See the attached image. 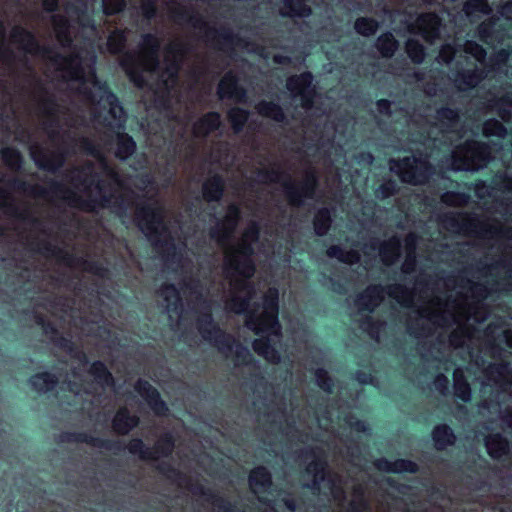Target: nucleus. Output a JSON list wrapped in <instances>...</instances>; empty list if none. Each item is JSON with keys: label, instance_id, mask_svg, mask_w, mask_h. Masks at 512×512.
I'll list each match as a JSON object with an SVG mask.
<instances>
[{"label": "nucleus", "instance_id": "obj_55", "mask_svg": "<svg viewBox=\"0 0 512 512\" xmlns=\"http://www.w3.org/2000/svg\"><path fill=\"white\" fill-rule=\"evenodd\" d=\"M456 54V48L452 44H444L442 45L439 55H438V62L442 64H449L452 62Z\"/></svg>", "mask_w": 512, "mask_h": 512}, {"label": "nucleus", "instance_id": "obj_32", "mask_svg": "<svg viewBox=\"0 0 512 512\" xmlns=\"http://www.w3.org/2000/svg\"><path fill=\"white\" fill-rule=\"evenodd\" d=\"M463 11L471 21H475L481 16L491 14L492 8L487 0H467L464 3Z\"/></svg>", "mask_w": 512, "mask_h": 512}, {"label": "nucleus", "instance_id": "obj_31", "mask_svg": "<svg viewBox=\"0 0 512 512\" xmlns=\"http://www.w3.org/2000/svg\"><path fill=\"white\" fill-rule=\"evenodd\" d=\"M224 190V181L221 176L214 175L203 184V196L207 201H219Z\"/></svg>", "mask_w": 512, "mask_h": 512}, {"label": "nucleus", "instance_id": "obj_6", "mask_svg": "<svg viewBox=\"0 0 512 512\" xmlns=\"http://www.w3.org/2000/svg\"><path fill=\"white\" fill-rule=\"evenodd\" d=\"M59 441L63 443H84L92 447L112 451L118 454L125 449L120 440L104 439L92 436L86 432L66 431L60 434ZM176 447V438L173 432H163L153 447H148L141 438H132L126 449L132 455H137L139 459L144 461H156L160 457H171Z\"/></svg>", "mask_w": 512, "mask_h": 512}, {"label": "nucleus", "instance_id": "obj_49", "mask_svg": "<svg viewBox=\"0 0 512 512\" xmlns=\"http://www.w3.org/2000/svg\"><path fill=\"white\" fill-rule=\"evenodd\" d=\"M465 219L456 213H447L443 216L442 223L445 228L452 232H461L463 230V221Z\"/></svg>", "mask_w": 512, "mask_h": 512}, {"label": "nucleus", "instance_id": "obj_47", "mask_svg": "<svg viewBox=\"0 0 512 512\" xmlns=\"http://www.w3.org/2000/svg\"><path fill=\"white\" fill-rule=\"evenodd\" d=\"M91 372L96 381L109 384L113 382V376L108 368L102 362H95L91 367Z\"/></svg>", "mask_w": 512, "mask_h": 512}, {"label": "nucleus", "instance_id": "obj_30", "mask_svg": "<svg viewBox=\"0 0 512 512\" xmlns=\"http://www.w3.org/2000/svg\"><path fill=\"white\" fill-rule=\"evenodd\" d=\"M492 69L512 78V51L501 49L491 58Z\"/></svg>", "mask_w": 512, "mask_h": 512}, {"label": "nucleus", "instance_id": "obj_57", "mask_svg": "<svg viewBox=\"0 0 512 512\" xmlns=\"http://www.w3.org/2000/svg\"><path fill=\"white\" fill-rule=\"evenodd\" d=\"M398 188V185L395 181L389 180L380 185L376 194L378 197L387 198L393 195Z\"/></svg>", "mask_w": 512, "mask_h": 512}, {"label": "nucleus", "instance_id": "obj_48", "mask_svg": "<svg viewBox=\"0 0 512 512\" xmlns=\"http://www.w3.org/2000/svg\"><path fill=\"white\" fill-rule=\"evenodd\" d=\"M3 162L12 170H17L20 167L21 156L20 153L13 148H3L1 151Z\"/></svg>", "mask_w": 512, "mask_h": 512}, {"label": "nucleus", "instance_id": "obj_56", "mask_svg": "<svg viewBox=\"0 0 512 512\" xmlns=\"http://www.w3.org/2000/svg\"><path fill=\"white\" fill-rule=\"evenodd\" d=\"M125 5V0H102L103 11L106 15L120 12Z\"/></svg>", "mask_w": 512, "mask_h": 512}, {"label": "nucleus", "instance_id": "obj_1", "mask_svg": "<svg viewBox=\"0 0 512 512\" xmlns=\"http://www.w3.org/2000/svg\"><path fill=\"white\" fill-rule=\"evenodd\" d=\"M81 8L74 10L66 7V16L52 15L51 23L57 41L63 53L52 47L41 46L34 34L22 26H15L10 33L11 42L24 53L46 63L52 73V80L58 82L60 89L77 109L75 119H69L70 127L85 125L88 122L99 131L97 139L79 136L76 132L62 130L56 115L54 103H43L42 111L46 115L43 122L49 144L44 147L33 144L30 154L42 169L56 172L65 163L68 156L83 152L97 160V170L92 162L82 168H74L66 174L63 183L53 182L49 189L28 185L13 178L8 182L1 180L0 208L7 207L12 201V192L21 191L34 197L49 201L60 200L67 206L83 211L94 212L99 208H116L120 202L123 181L118 171L103 156L116 146L115 155L126 159L133 154L136 144L132 137L123 133L125 113L117 97L111 93L105 83H101L95 74L96 55L92 43L78 48L73 44V27L70 20L77 21L83 32L96 35V27L86 15L89 0H76ZM25 65L27 61L25 60Z\"/></svg>", "mask_w": 512, "mask_h": 512}, {"label": "nucleus", "instance_id": "obj_19", "mask_svg": "<svg viewBox=\"0 0 512 512\" xmlns=\"http://www.w3.org/2000/svg\"><path fill=\"white\" fill-rule=\"evenodd\" d=\"M217 93L220 99H230L236 103H246L247 95L243 87L239 86L237 77L232 73H226L221 79Z\"/></svg>", "mask_w": 512, "mask_h": 512}, {"label": "nucleus", "instance_id": "obj_33", "mask_svg": "<svg viewBox=\"0 0 512 512\" xmlns=\"http://www.w3.org/2000/svg\"><path fill=\"white\" fill-rule=\"evenodd\" d=\"M281 13L287 16L305 17L311 14V9L306 4V0H283Z\"/></svg>", "mask_w": 512, "mask_h": 512}, {"label": "nucleus", "instance_id": "obj_22", "mask_svg": "<svg viewBox=\"0 0 512 512\" xmlns=\"http://www.w3.org/2000/svg\"><path fill=\"white\" fill-rule=\"evenodd\" d=\"M484 69L474 67L473 69L458 71L453 78L455 87L460 91H468L475 88L485 77Z\"/></svg>", "mask_w": 512, "mask_h": 512}, {"label": "nucleus", "instance_id": "obj_29", "mask_svg": "<svg viewBox=\"0 0 512 512\" xmlns=\"http://www.w3.org/2000/svg\"><path fill=\"white\" fill-rule=\"evenodd\" d=\"M406 257L401 266L402 273L410 275L416 270V248L418 237L415 233H409L404 240Z\"/></svg>", "mask_w": 512, "mask_h": 512}, {"label": "nucleus", "instance_id": "obj_7", "mask_svg": "<svg viewBox=\"0 0 512 512\" xmlns=\"http://www.w3.org/2000/svg\"><path fill=\"white\" fill-rule=\"evenodd\" d=\"M166 210L157 197H151L136 208L135 219L137 226L159 251H175V235L166 224Z\"/></svg>", "mask_w": 512, "mask_h": 512}, {"label": "nucleus", "instance_id": "obj_39", "mask_svg": "<svg viewBox=\"0 0 512 512\" xmlns=\"http://www.w3.org/2000/svg\"><path fill=\"white\" fill-rule=\"evenodd\" d=\"M248 117L249 112L238 107L231 108L228 112V118L235 133H239L243 129Z\"/></svg>", "mask_w": 512, "mask_h": 512}, {"label": "nucleus", "instance_id": "obj_14", "mask_svg": "<svg viewBox=\"0 0 512 512\" xmlns=\"http://www.w3.org/2000/svg\"><path fill=\"white\" fill-rule=\"evenodd\" d=\"M159 295L165 303L171 326L180 329L186 320L180 291L174 285L166 284L161 288Z\"/></svg>", "mask_w": 512, "mask_h": 512}, {"label": "nucleus", "instance_id": "obj_9", "mask_svg": "<svg viewBox=\"0 0 512 512\" xmlns=\"http://www.w3.org/2000/svg\"><path fill=\"white\" fill-rule=\"evenodd\" d=\"M265 183L281 184L291 206L300 207L306 199H313L318 185V175L314 167L305 169L303 180L297 183L280 165H273L261 171Z\"/></svg>", "mask_w": 512, "mask_h": 512}, {"label": "nucleus", "instance_id": "obj_52", "mask_svg": "<svg viewBox=\"0 0 512 512\" xmlns=\"http://www.w3.org/2000/svg\"><path fill=\"white\" fill-rule=\"evenodd\" d=\"M464 52L474 57L475 60L481 64L485 62L486 51L481 45H479L475 41H466L464 44Z\"/></svg>", "mask_w": 512, "mask_h": 512}, {"label": "nucleus", "instance_id": "obj_62", "mask_svg": "<svg viewBox=\"0 0 512 512\" xmlns=\"http://www.w3.org/2000/svg\"><path fill=\"white\" fill-rule=\"evenodd\" d=\"M374 465L377 468V470H379L381 472L393 473V470H394L393 462L389 461L386 458H379V459H377L375 461Z\"/></svg>", "mask_w": 512, "mask_h": 512}, {"label": "nucleus", "instance_id": "obj_5", "mask_svg": "<svg viewBox=\"0 0 512 512\" xmlns=\"http://www.w3.org/2000/svg\"><path fill=\"white\" fill-rule=\"evenodd\" d=\"M161 41L154 34H144L137 51L126 53L121 66L131 81L139 88L166 92L170 94L176 87L179 69L191 51L189 42L174 39L164 48V60L160 62Z\"/></svg>", "mask_w": 512, "mask_h": 512}, {"label": "nucleus", "instance_id": "obj_44", "mask_svg": "<svg viewBox=\"0 0 512 512\" xmlns=\"http://www.w3.org/2000/svg\"><path fill=\"white\" fill-rule=\"evenodd\" d=\"M483 134L486 137L495 136L499 139H503L507 134V130L500 121L488 119L483 124Z\"/></svg>", "mask_w": 512, "mask_h": 512}, {"label": "nucleus", "instance_id": "obj_53", "mask_svg": "<svg viewBox=\"0 0 512 512\" xmlns=\"http://www.w3.org/2000/svg\"><path fill=\"white\" fill-rule=\"evenodd\" d=\"M467 201L468 196L464 193L448 191L441 195V202L449 206H463Z\"/></svg>", "mask_w": 512, "mask_h": 512}, {"label": "nucleus", "instance_id": "obj_54", "mask_svg": "<svg viewBox=\"0 0 512 512\" xmlns=\"http://www.w3.org/2000/svg\"><path fill=\"white\" fill-rule=\"evenodd\" d=\"M226 358L230 356L236 357L237 359L247 360L253 358L255 354H223ZM258 356H262L269 362L278 363L283 358H289L290 356H295L296 354H257Z\"/></svg>", "mask_w": 512, "mask_h": 512}, {"label": "nucleus", "instance_id": "obj_3", "mask_svg": "<svg viewBox=\"0 0 512 512\" xmlns=\"http://www.w3.org/2000/svg\"><path fill=\"white\" fill-rule=\"evenodd\" d=\"M241 215L240 207L236 203L228 206L223 220L210 229V237L216 241L224 251L222 273L224 281L217 288L227 311L236 314L245 313V324L256 335L266 338L265 348H258L255 341V352H277L274 344L280 340L281 326L278 321V290L269 288L264 294L261 303L250 305L256 290L250 283L254 275L255 266L252 260L254 249L252 245L259 238V224L251 221L244 230L240 240L233 242L234 233Z\"/></svg>", "mask_w": 512, "mask_h": 512}, {"label": "nucleus", "instance_id": "obj_50", "mask_svg": "<svg viewBox=\"0 0 512 512\" xmlns=\"http://www.w3.org/2000/svg\"><path fill=\"white\" fill-rule=\"evenodd\" d=\"M393 473L394 474H400V473H410L415 474L418 472L419 467L416 462L410 460V459H403L398 458L395 461H393Z\"/></svg>", "mask_w": 512, "mask_h": 512}, {"label": "nucleus", "instance_id": "obj_42", "mask_svg": "<svg viewBox=\"0 0 512 512\" xmlns=\"http://www.w3.org/2000/svg\"><path fill=\"white\" fill-rule=\"evenodd\" d=\"M397 46V41L391 33H385L381 35L377 40V48L385 57L392 56L397 49Z\"/></svg>", "mask_w": 512, "mask_h": 512}, {"label": "nucleus", "instance_id": "obj_11", "mask_svg": "<svg viewBox=\"0 0 512 512\" xmlns=\"http://www.w3.org/2000/svg\"><path fill=\"white\" fill-rule=\"evenodd\" d=\"M74 334L77 336L94 337L97 345L112 348L116 337L110 328V324L102 315H83L79 319L73 317Z\"/></svg>", "mask_w": 512, "mask_h": 512}, {"label": "nucleus", "instance_id": "obj_8", "mask_svg": "<svg viewBox=\"0 0 512 512\" xmlns=\"http://www.w3.org/2000/svg\"><path fill=\"white\" fill-rule=\"evenodd\" d=\"M181 292L197 313L196 325L204 340L219 345L226 338L225 333L213 321L211 306L204 297V287L198 278H194L186 263L181 264Z\"/></svg>", "mask_w": 512, "mask_h": 512}, {"label": "nucleus", "instance_id": "obj_64", "mask_svg": "<svg viewBox=\"0 0 512 512\" xmlns=\"http://www.w3.org/2000/svg\"><path fill=\"white\" fill-rule=\"evenodd\" d=\"M391 105L390 101L382 99L377 102V109L381 114H391Z\"/></svg>", "mask_w": 512, "mask_h": 512}, {"label": "nucleus", "instance_id": "obj_40", "mask_svg": "<svg viewBox=\"0 0 512 512\" xmlns=\"http://www.w3.org/2000/svg\"><path fill=\"white\" fill-rule=\"evenodd\" d=\"M454 390L457 398L463 402H469L471 399V386L463 375L454 374Z\"/></svg>", "mask_w": 512, "mask_h": 512}, {"label": "nucleus", "instance_id": "obj_63", "mask_svg": "<svg viewBox=\"0 0 512 512\" xmlns=\"http://www.w3.org/2000/svg\"><path fill=\"white\" fill-rule=\"evenodd\" d=\"M368 507V503L361 499L359 502H351L349 505V512H363Z\"/></svg>", "mask_w": 512, "mask_h": 512}, {"label": "nucleus", "instance_id": "obj_61", "mask_svg": "<svg viewBox=\"0 0 512 512\" xmlns=\"http://www.w3.org/2000/svg\"><path fill=\"white\" fill-rule=\"evenodd\" d=\"M347 423L352 430L358 433H365L368 431V425L364 420L355 417H350Z\"/></svg>", "mask_w": 512, "mask_h": 512}, {"label": "nucleus", "instance_id": "obj_25", "mask_svg": "<svg viewBox=\"0 0 512 512\" xmlns=\"http://www.w3.org/2000/svg\"><path fill=\"white\" fill-rule=\"evenodd\" d=\"M485 446L488 455L494 460L501 459L503 456L508 455L510 451L509 441L501 433H494L487 436Z\"/></svg>", "mask_w": 512, "mask_h": 512}, {"label": "nucleus", "instance_id": "obj_24", "mask_svg": "<svg viewBox=\"0 0 512 512\" xmlns=\"http://www.w3.org/2000/svg\"><path fill=\"white\" fill-rule=\"evenodd\" d=\"M431 437L437 451H444L456 442L454 430L445 423L435 425L431 431Z\"/></svg>", "mask_w": 512, "mask_h": 512}, {"label": "nucleus", "instance_id": "obj_21", "mask_svg": "<svg viewBox=\"0 0 512 512\" xmlns=\"http://www.w3.org/2000/svg\"><path fill=\"white\" fill-rule=\"evenodd\" d=\"M190 490L195 495L204 496L209 502H212L218 509L223 512H243V509H239L236 503L231 502L225 497L219 496L209 488H205L203 485L196 483L192 485Z\"/></svg>", "mask_w": 512, "mask_h": 512}, {"label": "nucleus", "instance_id": "obj_36", "mask_svg": "<svg viewBox=\"0 0 512 512\" xmlns=\"http://www.w3.org/2000/svg\"><path fill=\"white\" fill-rule=\"evenodd\" d=\"M155 469L160 475L164 476L165 478L171 481L181 483L188 480L187 476L184 473H182L179 469L174 467L168 461H162L158 463Z\"/></svg>", "mask_w": 512, "mask_h": 512}, {"label": "nucleus", "instance_id": "obj_59", "mask_svg": "<svg viewBox=\"0 0 512 512\" xmlns=\"http://www.w3.org/2000/svg\"><path fill=\"white\" fill-rule=\"evenodd\" d=\"M433 384H434L435 389L439 393H441L443 395L447 394V392L449 390V384H450L447 376H445L442 373L437 374L434 378Z\"/></svg>", "mask_w": 512, "mask_h": 512}, {"label": "nucleus", "instance_id": "obj_27", "mask_svg": "<svg viewBox=\"0 0 512 512\" xmlns=\"http://www.w3.org/2000/svg\"><path fill=\"white\" fill-rule=\"evenodd\" d=\"M250 487L256 491L254 488L261 492L267 491L271 488L273 481L272 475L270 471L265 466H257L253 468L248 477Z\"/></svg>", "mask_w": 512, "mask_h": 512}, {"label": "nucleus", "instance_id": "obj_10", "mask_svg": "<svg viewBox=\"0 0 512 512\" xmlns=\"http://www.w3.org/2000/svg\"><path fill=\"white\" fill-rule=\"evenodd\" d=\"M383 10L391 23H395L399 18L404 30L422 36L426 42L432 44L440 38L441 19L435 13H425L414 17L404 3L396 8L385 5Z\"/></svg>", "mask_w": 512, "mask_h": 512}, {"label": "nucleus", "instance_id": "obj_20", "mask_svg": "<svg viewBox=\"0 0 512 512\" xmlns=\"http://www.w3.org/2000/svg\"><path fill=\"white\" fill-rule=\"evenodd\" d=\"M373 253L378 252L381 261L389 266L397 261L401 253V240L397 236H393L379 245L378 240H373L369 247Z\"/></svg>", "mask_w": 512, "mask_h": 512}, {"label": "nucleus", "instance_id": "obj_26", "mask_svg": "<svg viewBox=\"0 0 512 512\" xmlns=\"http://www.w3.org/2000/svg\"><path fill=\"white\" fill-rule=\"evenodd\" d=\"M220 124V115L216 112H210L194 123L193 135L196 138H203L210 132L217 130Z\"/></svg>", "mask_w": 512, "mask_h": 512}, {"label": "nucleus", "instance_id": "obj_51", "mask_svg": "<svg viewBox=\"0 0 512 512\" xmlns=\"http://www.w3.org/2000/svg\"><path fill=\"white\" fill-rule=\"evenodd\" d=\"M317 385L326 393H332L335 382L332 376L324 369H318L315 373Z\"/></svg>", "mask_w": 512, "mask_h": 512}, {"label": "nucleus", "instance_id": "obj_16", "mask_svg": "<svg viewBox=\"0 0 512 512\" xmlns=\"http://www.w3.org/2000/svg\"><path fill=\"white\" fill-rule=\"evenodd\" d=\"M134 389L156 416L162 417L168 414L167 403L161 398L160 392L147 380L138 379L134 384Z\"/></svg>", "mask_w": 512, "mask_h": 512}, {"label": "nucleus", "instance_id": "obj_38", "mask_svg": "<svg viewBox=\"0 0 512 512\" xmlns=\"http://www.w3.org/2000/svg\"><path fill=\"white\" fill-rule=\"evenodd\" d=\"M6 31L3 23L0 22V63L13 68L15 56L5 43Z\"/></svg>", "mask_w": 512, "mask_h": 512}, {"label": "nucleus", "instance_id": "obj_23", "mask_svg": "<svg viewBox=\"0 0 512 512\" xmlns=\"http://www.w3.org/2000/svg\"><path fill=\"white\" fill-rule=\"evenodd\" d=\"M138 424L139 417L131 414L126 407L119 408L112 419L113 431L121 436L129 434Z\"/></svg>", "mask_w": 512, "mask_h": 512}, {"label": "nucleus", "instance_id": "obj_60", "mask_svg": "<svg viewBox=\"0 0 512 512\" xmlns=\"http://www.w3.org/2000/svg\"><path fill=\"white\" fill-rule=\"evenodd\" d=\"M355 380L361 385H375L376 378L370 371L357 370Z\"/></svg>", "mask_w": 512, "mask_h": 512}, {"label": "nucleus", "instance_id": "obj_58", "mask_svg": "<svg viewBox=\"0 0 512 512\" xmlns=\"http://www.w3.org/2000/svg\"><path fill=\"white\" fill-rule=\"evenodd\" d=\"M157 1L158 0H142L141 11L146 19L150 20L156 15Z\"/></svg>", "mask_w": 512, "mask_h": 512}, {"label": "nucleus", "instance_id": "obj_43", "mask_svg": "<svg viewBox=\"0 0 512 512\" xmlns=\"http://www.w3.org/2000/svg\"><path fill=\"white\" fill-rule=\"evenodd\" d=\"M126 42L125 32L122 30L113 31L107 39V48L112 54H118L123 51Z\"/></svg>", "mask_w": 512, "mask_h": 512}, {"label": "nucleus", "instance_id": "obj_35", "mask_svg": "<svg viewBox=\"0 0 512 512\" xmlns=\"http://www.w3.org/2000/svg\"><path fill=\"white\" fill-rule=\"evenodd\" d=\"M327 255L330 258H336L346 264H354L360 260V254L357 250L351 249L349 251H345L339 245H332L329 247L327 249Z\"/></svg>", "mask_w": 512, "mask_h": 512}, {"label": "nucleus", "instance_id": "obj_17", "mask_svg": "<svg viewBox=\"0 0 512 512\" xmlns=\"http://www.w3.org/2000/svg\"><path fill=\"white\" fill-rule=\"evenodd\" d=\"M171 19L178 25H190L200 31H208L207 22L194 10L178 3H168Z\"/></svg>", "mask_w": 512, "mask_h": 512}, {"label": "nucleus", "instance_id": "obj_18", "mask_svg": "<svg viewBox=\"0 0 512 512\" xmlns=\"http://www.w3.org/2000/svg\"><path fill=\"white\" fill-rule=\"evenodd\" d=\"M488 108L497 113L504 122L512 121V92L503 91L500 95H493L487 101ZM510 153L509 163L512 164V141L507 149Z\"/></svg>", "mask_w": 512, "mask_h": 512}, {"label": "nucleus", "instance_id": "obj_28", "mask_svg": "<svg viewBox=\"0 0 512 512\" xmlns=\"http://www.w3.org/2000/svg\"><path fill=\"white\" fill-rule=\"evenodd\" d=\"M29 384L38 393L54 391L58 385V378L55 374L44 371L33 374L29 378Z\"/></svg>", "mask_w": 512, "mask_h": 512}, {"label": "nucleus", "instance_id": "obj_34", "mask_svg": "<svg viewBox=\"0 0 512 512\" xmlns=\"http://www.w3.org/2000/svg\"><path fill=\"white\" fill-rule=\"evenodd\" d=\"M255 108L261 116L281 123L285 120V114L282 108L276 103L263 100L260 101Z\"/></svg>", "mask_w": 512, "mask_h": 512}, {"label": "nucleus", "instance_id": "obj_12", "mask_svg": "<svg viewBox=\"0 0 512 512\" xmlns=\"http://www.w3.org/2000/svg\"><path fill=\"white\" fill-rule=\"evenodd\" d=\"M499 14L505 19V23H500L499 18L491 17L478 27V37L487 45L496 46L501 44L506 37L512 38V32L507 29V26L512 25V1L503 4L499 9Z\"/></svg>", "mask_w": 512, "mask_h": 512}, {"label": "nucleus", "instance_id": "obj_46", "mask_svg": "<svg viewBox=\"0 0 512 512\" xmlns=\"http://www.w3.org/2000/svg\"><path fill=\"white\" fill-rule=\"evenodd\" d=\"M377 28L378 23L371 18L362 17L357 19L355 22V30L363 36L375 34Z\"/></svg>", "mask_w": 512, "mask_h": 512}, {"label": "nucleus", "instance_id": "obj_2", "mask_svg": "<svg viewBox=\"0 0 512 512\" xmlns=\"http://www.w3.org/2000/svg\"><path fill=\"white\" fill-rule=\"evenodd\" d=\"M493 184L495 210L512 222V169L499 172ZM467 220L472 231L491 242V248L495 247L498 253L497 259H480L473 266L485 283L454 274L440 277L420 272L411 289L392 284L387 286V295L401 306L413 309L416 319L407 328L416 338L447 336L455 349L504 352L505 347L512 348V329L506 319L497 318L485 330L479 326L490 313L485 300L493 293L512 291V227L498 220Z\"/></svg>", "mask_w": 512, "mask_h": 512}, {"label": "nucleus", "instance_id": "obj_4", "mask_svg": "<svg viewBox=\"0 0 512 512\" xmlns=\"http://www.w3.org/2000/svg\"><path fill=\"white\" fill-rule=\"evenodd\" d=\"M431 112V107H426L423 113L409 114L406 111L402 115L412 135V141L422 144L425 150L419 157L413 155L390 161V170L399 175L403 182L413 185L428 182L434 174L429 159L434 157L435 150L447 151L453 170H479L492 158H496V155H493L496 149L486 143L471 140L455 145V142L462 139L466 133L458 110L442 107L436 110V114L430 119Z\"/></svg>", "mask_w": 512, "mask_h": 512}, {"label": "nucleus", "instance_id": "obj_13", "mask_svg": "<svg viewBox=\"0 0 512 512\" xmlns=\"http://www.w3.org/2000/svg\"><path fill=\"white\" fill-rule=\"evenodd\" d=\"M313 76L306 72L298 76H292L287 80V89L296 100L299 98L300 105L305 111H309L314 104L315 89L312 86Z\"/></svg>", "mask_w": 512, "mask_h": 512}, {"label": "nucleus", "instance_id": "obj_15", "mask_svg": "<svg viewBox=\"0 0 512 512\" xmlns=\"http://www.w3.org/2000/svg\"><path fill=\"white\" fill-rule=\"evenodd\" d=\"M301 456L313 458L306 468L307 473L313 474V480L311 485H306V487L319 491L321 483L326 480L328 475V463L324 451L319 447H309L301 451Z\"/></svg>", "mask_w": 512, "mask_h": 512}, {"label": "nucleus", "instance_id": "obj_37", "mask_svg": "<svg viewBox=\"0 0 512 512\" xmlns=\"http://www.w3.org/2000/svg\"><path fill=\"white\" fill-rule=\"evenodd\" d=\"M331 224L330 211L327 208L320 209L314 217V230L319 236H323L329 230Z\"/></svg>", "mask_w": 512, "mask_h": 512}, {"label": "nucleus", "instance_id": "obj_41", "mask_svg": "<svg viewBox=\"0 0 512 512\" xmlns=\"http://www.w3.org/2000/svg\"><path fill=\"white\" fill-rule=\"evenodd\" d=\"M395 356H400V354H394ZM489 356L491 358H509L512 356V354H472V353H469V354H401V356H412V357H417V356H420L421 358H438V356H441L442 358H446V356H456V357H459L461 359H466V358H479L480 356Z\"/></svg>", "mask_w": 512, "mask_h": 512}, {"label": "nucleus", "instance_id": "obj_45", "mask_svg": "<svg viewBox=\"0 0 512 512\" xmlns=\"http://www.w3.org/2000/svg\"><path fill=\"white\" fill-rule=\"evenodd\" d=\"M406 51L413 62L421 63L424 60L425 50L419 41L408 39L406 42Z\"/></svg>", "mask_w": 512, "mask_h": 512}]
</instances>
